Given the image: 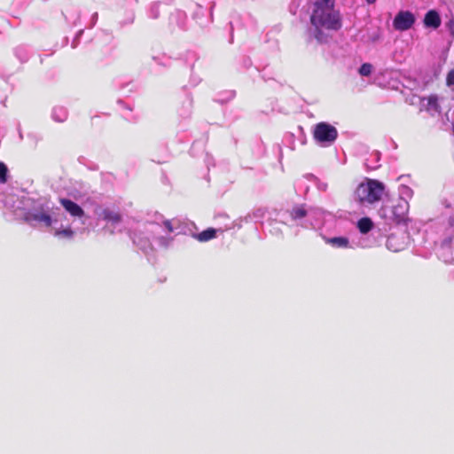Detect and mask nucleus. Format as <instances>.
Listing matches in <instances>:
<instances>
[{
    "label": "nucleus",
    "mask_w": 454,
    "mask_h": 454,
    "mask_svg": "<svg viewBox=\"0 0 454 454\" xmlns=\"http://www.w3.org/2000/svg\"><path fill=\"white\" fill-rule=\"evenodd\" d=\"M334 0H318L314 3L310 15L309 38L318 43H326L328 35L323 29L338 31L342 27L340 13L334 9Z\"/></svg>",
    "instance_id": "nucleus-1"
},
{
    "label": "nucleus",
    "mask_w": 454,
    "mask_h": 454,
    "mask_svg": "<svg viewBox=\"0 0 454 454\" xmlns=\"http://www.w3.org/2000/svg\"><path fill=\"white\" fill-rule=\"evenodd\" d=\"M287 213L290 220L303 229L321 228L325 217V211L322 208L307 207L304 204L294 206Z\"/></svg>",
    "instance_id": "nucleus-2"
},
{
    "label": "nucleus",
    "mask_w": 454,
    "mask_h": 454,
    "mask_svg": "<svg viewBox=\"0 0 454 454\" xmlns=\"http://www.w3.org/2000/svg\"><path fill=\"white\" fill-rule=\"evenodd\" d=\"M385 190L383 183L367 178L355 191V198L362 205L373 204L381 200Z\"/></svg>",
    "instance_id": "nucleus-3"
},
{
    "label": "nucleus",
    "mask_w": 454,
    "mask_h": 454,
    "mask_svg": "<svg viewBox=\"0 0 454 454\" xmlns=\"http://www.w3.org/2000/svg\"><path fill=\"white\" fill-rule=\"evenodd\" d=\"M51 207L48 202H38L25 214V220L31 225L42 224L50 227L57 222L55 213H50Z\"/></svg>",
    "instance_id": "nucleus-4"
},
{
    "label": "nucleus",
    "mask_w": 454,
    "mask_h": 454,
    "mask_svg": "<svg viewBox=\"0 0 454 454\" xmlns=\"http://www.w3.org/2000/svg\"><path fill=\"white\" fill-rule=\"evenodd\" d=\"M313 137L317 144L329 146L337 139L338 131L334 126L323 121L315 125Z\"/></svg>",
    "instance_id": "nucleus-5"
},
{
    "label": "nucleus",
    "mask_w": 454,
    "mask_h": 454,
    "mask_svg": "<svg viewBox=\"0 0 454 454\" xmlns=\"http://www.w3.org/2000/svg\"><path fill=\"white\" fill-rule=\"evenodd\" d=\"M408 241L409 236L404 231L391 233L387 238L386 247L391 252L397 253L407 247Z\"/></svg>",
    "instance_id": "nucleus-6"
},
{
    "label": "nucleus",
    "mask_w": 454,
    "mask_h": 454,
    "mask_svg": "<svg viewBox=\"0 0 454 454\" xmlns=\"http://www.w3.org/2000/svg\"><path fill=\"white\" fill-rule=\"evenodd\" d=\"M409 202L404 200H397L396 202L391 207V215L389 218L396 223H406L409 220Z\"/></svg>",
    "instance_id": "nucleus-7"
},
{
    "label": "nucleus",
    "mask_w": 454,
    "mask_h": 454,
    "mask_svg": "<svg viewBox=\"0 0 454 454\" xmlns=\"http://www.w3.org/2000/svg\"><path fill=\"white\" fill-rule=\"evenodd\" d=\"M415 21V15L411 12L400 11L393 20V27L397 31H407L412 27Z\"/></svg>",
    "instance_id": "nucleus-8"
},
{
    "label": "nucleus",
    "mask_w": 454,
    "mask_h": 454,
    "mask_svg": "<svg viewBox=\"0 0 454 454\" xmlns=\"http://www.w3.org/2000/svg\"><path fill=\"white\" fill-rule=\"evenodd\" d=\"M95 214L107 224H111L114 228H116L121 221V215L118 211L113 210L109 207H98L95 210Z\"/></svg>",
    "instance_id": "nucleus-9"
},
{
    "label": "nucleus",
    "mask_w": 454,
    "mask_h": 454,
    "mask_svg": "<svg viewBox=\"0 0 454 454\" xmlns=\"http://www.w3.org/2000/svg\"><path fill=\"white\" fill-rule=\"evenodd\" d=\"M59 202L70 215L77 218H82L84 215V210L82 207L70 199L61 198Z\"/></svg>",
    "instance_id": "nucleus-10"
},
{
    "label": "nucleus",
    "mask_w": 454,
    "mask_h": 454,
    "mask_svg": "<svg viewBox=\"0 0 454 454\" xmlns=\"http://www.w3.org/2000/svg\"><path fill=\"white\" fill-rule=\"evenodd\" d=\"M325 242L334 248H354V247L350 244L349 239L347 237H333L329 238L323 234H320Z\"/></svg>",
    "instance_id": "nucleus-11"
},
{
    "label": "nucleus",
    "mask_w": 454,
    "mask_h": 454,
    "mask_svg": "<svg viewBox=\"0 0 454 454\" xmlns=\"http://www.w3.org/2000/svg\"><path fill=\"white\" fill-rule=\"evenodd\" d=\"M424 26L427 28L437 29L442 23L441 17L435 10L428 11L423 20Z\"/></svg>",
    "instance_id": "nucleus-12"
},
{
    "label": "nucleus",
    "mask_w": 454,
    "mask_h": 454,
    "mask_svg": "<svg viewBox=\"0 0 454 454\" xmlns=\"http://www.w3.org/2000/svg\"><path fill=\"white\" fill-rule=\"evenodd\" d=\"M451 240L452 238L450 236L445 238L442 242L441 248L439 251V257L442 259V261L445 263L448 264H454V257L451 254H449V249Z\"/></svg>",
    "instance_id": "nucleus-13"
},
{
    "label": "nucleus",
    "mask_w": 454,
    "mask_h": 454,
    "mask_svg": "<svg viewBox=\"0 0 454 454\" xmlns=\"http://www.w3.org/2000/svg\"><path fill=\"white\" fill-rule=\"evenodd\" d=\"M131 239L133 243L145 254H147L152 249L151 240L147 237H142V233L134 232L131 236Z\"/></svg>",
    "instance_id": "nucleus-14"
},
{
    "label": "nucleus",
    "mask_w": 454,
    "mask_h": 454,
    "mask_svg": "<svg viewBox=\"0 0 454 454\" xmlns=\"http://www.w3.org/2000/svg\"><path fill=\"white\" fill-rule=\"evenodd\" d=\"M427 102L423 104L425 109L427 111H433L435 113H439L441 111V107L438 104V98L436 95H430L427 98H423L422 102Z\"/></svg>",
    "instance_id": "nucleus-15"
},
{
    "label": "nucleus",
    "mask_w": 454,
    "mask_h": 454,
    "mask_svg": "<svg viewBox=\"0 0 454 454\" xmlns=\"http://www.w3.org/2000/svg\"><path fill=\"white\" fill-rule=\"evenodd\" d=\"M374 226L371 218L365 216L357 221L356 227L362 234L369 233Z\"/></svg>",
    "instance_id": "nucleus-16"
},
{
    "label": "nucleus",
    "mask_w": 454,
    "mask_h": 454,
    "mask_svg": "<svg viewBox=\"0 0 454 454\" xmlns=\"http://www.w3.org/2000/svg\"><path fill=\"white\" fill-rule=\"evenodd\" d=\"M67 110L63 106H54L51 111V118L57 122H64L67 119Z\"/></svg>",
    "instance_id": "nucleus-17"
},
{
    "label": "nucleus",
    "mask_w": 454,
    "mask_h": 454,
    "mask_svg": "<svg viewBox=\"0 0 454 454\" xmlns=\"http://www.w3.org/2000/svg\"><path fill=\"white\" fill-rule=\"evenodd\" d=\"M14 54L21 63H25L30 57V51L27 45H19L14 49Z\"/></svg>",
    "instance_id": "nucleus-18"
},
{
    "label": "nucleus",
    "mask_w": 454,
    "mask_h": 454,
    "mask_svg": "<svg viewBox=\"0 0 454 454\" xmlns=\"http://www.w3.org/2000/svg\"><path fill=\"white\" fill-rule=\"evenodd\" d=\"M216 230L214 228H208L200 233L197 234L195 237L200 242L208 241L215 237Z\"/></svg>",
    "instance_id": "nucleus-19"
},
{
    "label": "nucleus",
    "mask_w": 454,
    "mask_h": 454,
    "mask_svg": "<svg viewBox=\"0 0 454 454\" xmlns=\"http://www.w3.org/2000/svg\"><path fill=\"white\" fill-rule=\"evenodd\" d=\"M399 199L408 201L413 195V191L407 185L401 184L398 188Z\"/></svg>",
    "instance_id": "nucleus-20"
},
{
    "label": "nucleus",
    "mask_w": 454,
    "mask_h": 454,
    "mask_svg": "<svg viewBox=\"0 0 454 454\" xmlns=\"http://www.w3.org/2000/svg\"><path fill=\"white\" fill-rule=\"evenodd\" d=\"M54 236L60 239H72L74 231L69 227L63 230H55Z\"/></svg>",
    "instance_id": "nucleus-21"
},
{
    "label": "nucleus",
    "mask_w": 454,
    "mask_h": 454,
    "mask_svg": "<svg viewBox=\"0 0 454 454\" xmlns=\"http://www.w3.org/2000/svg\"><path fill=\"white\" fill-rule=\"evenodd\" d=\"M160 2H154L150 5L148 15L151 19H157L160 16Z\"/></svg>",
    "instance_id": "nucleus-22"
},
{
    "label": "nucleus",
    "mask_w": 454,
    "mask_h": 454,
    "mask_svg": "<svg viewBox=\"0 0 454 454\" xmlns=\"http://www.w3.org/2000/svg\"><path fill=\"white\" fill-rule=\"evenodd\" d=\"M371 158L373 159V160L375 161V163H372L370 164L369 163V160H366V162L364 163L365 167L368 168V169H376L379 168V165H377L376 163L380 160V153L378 152V151H375L373 152L372 154H371Z\"/></svg>",
    "instance_id": "nucleus-23"
},
{
    "label": "nucleus",
    "mask_w": 454,
    "mask_h": 454,
    "mask_svg": "<svg viewBox=\"0 0 454 454\" xmlns=\"http://www.w3.org/2000/svg\"><path fill=\"white\" fill-rule=\"evenodd\" d=\"M372 72V65L370 63H364L358 69V73L361 76H369Z\"/></svg>",
    "instance_id": "nucleus-24"
},
{
    "label": "nucleus",
    "mask_w": 454,
    "mask_h": 454,
    "mask_svg": "<svg viewBox=\"0 0 454 454\" xmlns=\"http://www.w3.org/2000/svg\"><path fill=\"white\" fill-rule=\"evenodd\" d=\"M8 168L7 166L0 161V184H5L8 181Z\"/></svg>",
    "instance_id": "nucleus-25"
},
{
    "label": "nucleus",
    "mask_w": 454,
    "mask_h": 454,
    "mask_svg": "<svg viewBox=\"0 0 454 454\" xmlns=\"http://www.w3.org/2000/svg\"><path fill=\"white\" fill-rule=\"evenodd\" d=\"M153 59L156 64L168 67L170 65L171 59L166 55L153 56Z\"/></svg>",
    "instance_id": "nucleus-26"
},
{
    "label": "nucleus",
    "mask_w": 454,
    "mask_h": 454,
    "mask_svg": "<svg viewBox=\"0 0 454 454\" xmlns=\"http://www.w3.org/2000/svg\"><path fill=\"white\" fill-rule=\"evenodd\" d=\"M375 245V240H372L369 238H361L357 242V247L362 248L372 247Z\"/></svg>",
    "instance_id": "nucleus-27"
},
{
    "label": "nucleus",
    "mask_w": 454,
    "mask_h": 454,
    "mask_svg": "<svg viewBox=\"0 0 454 454\" xmlns=\"http://www.w3.org/2000/svg\"><path fill=\"white\" fill-rule=\"evenodd\" d=\"M164 228L168 232H173L175 231L173 221L166 220L163 222Z\"/></svg>",
    "instance_id": "nucleus-28"
},
{
    "label": "nucleus",
    "mask_w": 454,
    "mask_h": 454,
    "mask_svg": "<svg viewBox=\"0 0 454 454\" xmlns=\"http://www.w3.org/2000/svg\"><path fill=\"white\" fill-rule=\"evenodd\" d=\"M446 82L448 86H454V69L448 73Z\"/></svg>",
    "instance_id": "nucleus-29"
},
{
    "label": "nucleus",
    "mask_w": 454,
    "mask_h": 454,
    "mask_svg": "<svg viewBox=\"0 0 454 454\" xmlns=\"http://www.w3.org/2000/svg\"><path fill=\"white\" fill-rule=\"evenodd\" d=\"M185 103H186V112L184 113L183 114L184 116H188L190 114V109H191V106H192V100L188 98Z\"/></svg>",
    "instance_id": "nucleus-30"
},
{
    "label": "nucleus",
    "mask_w": 454,
    "mask_h": 454,
    "mask_svg": "<svg viewBox=\"0 0 454 454\" xmlns=\"http://www.w3.org/2000/svg\"><path fill=\"white\" fill-rule=\"evenodd\" d=\"M98 12H94L92 15H91V27L95 26V24L97 23L98 21Z\"/></svg>",
    "instance_id": "nucleus-31"
},
{
    "label": "nucleus",
    "mask_w": 454,
    "mask_h": 454,
    "mask_svg": "<svg viewBox=\"0 0 454 454\" xmlns=\"http://www.w3.org/2000/svg\"><path fill=\"white\" fill-rule=\"evenodd\" d=\"M233 97H234V93L232 91H231V92H228V98H226V99L219 98V99H217V101H219L221 103H223L226 100H229V99L232 98Z\"/></svg>",
    "instance_id": "nucleus-32"
},
{
    "label": "nucleus",
    "mask_w": 454,
    "mask_h": 454,
    "mask_svg": "<svg viewBox=\"0 0 454 454\" xmlns=\"http://www.w3.org/2000/svg\"><path fill=\"white\" fill-rule=\"evenodd\" d=\"M317 188L320 190V191H325L326 188H327V184L325 183H322V182H319L317 184Z\"/></svg>",
    "instance_id": "nucleus-33"
},
{
    "label": "nucleus",
    "mask_w": 454,
    "mask_h": 454,
    "mask_svg": "<svg viewBox=\"0 0 454 454\" xmlns=\"http://www.w3.org/2000/svg\"><path fill=\"white\" fill-rule=\"evenodd\" d=\"M82 33H83V31H82V30H80V31L78 32V34H77L76 37L74 38V42H73V43H72V47H73V48H75V47H76V40L78 39V37H79V36H81V35H82Z\"/></svg>",
    "instance_id": "nucleus-34"
},
{
    "label": "nucleus",
    "mask_w": 454,
    "mask_h": 454,
    "mask_svg": "<svg viewBox=\"0 0 454 454\" xmlns=\"http://www.w3.org/2000/svg\"><path fill=\"white\" fill-rule=\"evenodd\" d=\"M448 223L450 227L452 228L454 231V215L449 218Z\"/></svg>",
    "instance_id": "nucleus-35"
},
{
    "label": "nucleus",
    "mask_w": 454,
    "mask_h": 454,
    "mask_svg": "<svg viewBox=\"0 0 454 454\" xmlns=\"http://www.w3.org/2000/svg\"><path fill=\"white\" fill-rule=\"evenodd\" d=\"M215 7V4H213L210 7V21L213 20V14H212V12H213V9Z\"/></svg>",
    "instance_id": "nucleus-36"
},
{
    "label": "nucleus",
    "mask_w": 454,
    "mask_h": 454,
    "mask_svg": "<svg viewBox=\"0 0 454 454\" xmlns=\"http://www.w3.org/2000/svg\"><path fill=\"white\" fill-rule=\"evenodd\" d=\"M147 227H148L147 229H153V227H156V225H155V224H153V223H149V224L147 225Z\"/></svg>",
    "instance_id": "nucleus-37"
},
{
    "label": "nucleus",
    "mask_w": 454,
    "mask_h": 454,
    "mask_svg": "<svg viewBox=\"0 0 454 454\" xmlns=\"http://www.w3.org/2000/svg\"><path fill=\"white\" fill-rule=\"evenodd\" d=\"M366 2L369 4H372L376 2V0H366Z\"/></svg>",
    "instance_id": "nucleus-38"
}]
</instances>
